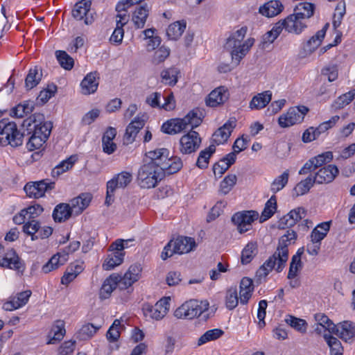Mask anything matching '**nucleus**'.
I'll return each instance as SVG.
<instances>
[{
    "label": "nucleus",
    "instance_id": "5701e85b",
    "mask_svg": "<svg viewBox=\"0 0 355 355\" xmlns=\"http://www.w3.org/2000/svg\"><path fill=\"white\" fill-rule=\"evenodd\" d=\"M116 135V130L112 127H109L104 132L102 137V148L104 153L110 155L116 150V144L113 141Z\"/></svg>",
    "mask_w": 355,
    "mask_h": 355
},
{
    "label": "nucleus",
    "instance_id": "6e6552de",
    "mask_svg": "<svg viewBox=\"0 0 355 355\" xmlns=\"http://www.w3.org/2000/svg\"><path fill=\"white\" fill-rule=\"evenodd\" d=\"M23 125L27 127L29 134L33 132L41 137L45 134L47 139L53 127L51 122L44 121V115L40 113H35L31 115L28 119L24 120Z\"/></svg>",
    "mask_w": 355,
    "mask_h": 355
},
{
    "label": "nucleus",
    "instance_id": "774afa93",
    "mask_svg": "<svg viewBox=\"0 0 355 355\" xmlns=\"http://www.w3.org/2000/svg\"><path fill=\"white\" fill-rule=\"evenodd\" d=\"M302 268V262L299 259L298 255H294L292 257L291 262L290 263L289 271L288 273V278L291 279L295 278L297 275L298 270Z\"/></svg>",
    "mask_w": 355,
    "mask_h": 355
},
{
    "label": "nucleus",
    "instance_id": "1a4fd4ad",
    "mask_svg": "<svg viewBox=\"0 0 355 355\" xmlns=\"http://www.w3.org/2000/svg\"><path fill=\"white\" fill-rule=\"evenodd\" d=\"M309 109L304 105L291 107L286 114L279 117V125L282 128H288L296 123H301Z\"/></svg>",
    "mask_w": 355,
    "mask_h": 355
},
{
    "label": "nucleus",
    "instance_id": "bb28decb",
    "mask_svg": "<svg viewBox=\"0 0 355 355\" xmlns=\"http://www.w3.org/2000/svg\"><path fill=\"white\" fill-rule=\"evenodd\" d=\"M325 36L324 29L318 31L315 35L312 36L304 46V57L312 54L318 47L321 44L322 40Z\"/></svg>",
    "mask_w": 355,
    "mask_h": 355
},
{
    "label": "nucleus",
    "instance_id": "2eb2a0df",
    "mask_svg": "<svg viewBox=\"0 0 355 355\" xmlns=\"http://www.w3.org/2000/svg\"><path fill=\"white\" fill-rule=\"evenodd\" d=\"M236 120L230 119L222 127L219 128L212 135V141L216 145L223 144L229 139L236 127Z\"/></svg>",
    "mask_w": 355,
    "mask_h": 355
},
{
    "label": "nucleus",
    "instance_id": "8fccbe9b",
    "mask_svg": "<svg viewBox=\"0 0 355 355\" xmlns=\"http://www.w3.org/2000/svg\"><path fill=\"white\" fill-rule=\"evenodd\" d=\"M184 130L180 119L171 120L164 123L162 126V130L166 134L174 135Z\"/></svg>",
    "mask_w": 355,
    "mask_h": 355
},
{
    "label": "nucleus",
    "instance_id": "e2e57ef3",
    "mask_svg": "<svg viewBox=\"0 0 355 355\" xmlns=\"http://www.w3.org/2000/svg\"><path fill=\"white\" fill-rule=\"evenodd\" d=\"M170 55L169 48L162 46L157 49L152 58V63L153 64H159L162 63Z\"/></svg>",
    "mask_w": 355,
    "mask_h": 355
},
{
    "label": "nucleus",
    "instance_id": "c03bdc74",
    "mask_svg": "<svg viewBox=\"0 0 355 355\" xmlns=\"http://www.w3.org/2000/svg\"><path fill=\"white\" fill-rule=\"evenodd\" d=\"M185 28V21L174 22L168 26L166 30L167 36L170 40H176L182 35Z\"/></svg>",
    "mask_w": 355,
    "mask_h": 355
},
{
    "label": "nucleus",
    "instance_id": "69168bd1",
    "mask_svg": "<svg viewBox=\"0 0 355 355\" xmlns=\"http://www.w3.org/2000/svg\"><path fill=\"white\" fill-rule=\"evenodd\" d=\"M321 73L327 77L329 82H334L338 76V66L336 64L330 63L322 68Z\"/></svg>",
    "mask_w": 355,
    "mask_h": 355
},
{
    "label": "nucleus",
    "instance_id": "72a5a7b5",
    "mask_svg": "<svg viewBox=\"0 0 355 355\" xmlns=\"http://www.w3.org/2000/svg\"><path fill=\"white\" fill-rule=\"evenodd\" d=\"M314 8V4L303 2L295 6L293 13L306 22L313 15Z\"/></svg>",
    "mask_w": 355,
    "mask_h": 355
},
{
    "label": "nucleus",
    "instance_id": "a878e982",
    "mask_svg": "<svg viewBox=\"0 0 355 355\" xmlns=\"http://www.w3.org/2000/svg\"><path fill=\"white\" fill-rule=\"evenodd\" d=\"M236 155L234 153L227 154L225 157L216 163L213 166V171L216 178H220L222 175L236 161Z\"/></svg>",
    "mask_w": 355,
    "mask_h": 355
},
{
    "label": "nucleus",
    "instance_id": "6ab92c4d",
    "mask_svg": "<svg viewBox=\"0 0 355 355\" xmlns=\"http://www.w3.org/2000/svg\"><path fill=\"white\" fill-rule=\"evenodd\" d=\"M145 116H137L135 119L129 123L126 128L125 133L124 135V140L128 144H131L135 141V139L139 131L143 128L145 125L146 119Z\"/></svg>",
    "mask_w": 355,
    "mask_h": 355
},
{
    "label": "nucleus",
    "instance_id": "a211bd4d",
    "mask_svg": "<svg viewBox=\"0 0 355 355\" xmlns=\"http://www.w3.org/2000/svg\"><path fill=\"white\" fill-rule=\"evenodd\" d=\"M338 174V169L335 165H328L319 169L314 178L317 184H328L331 182Z\"/></svg>",
    "mask_w": 355,
    "mask_h": 355
},
{
    "label": "nucleus",
    "instance_id": "e433bc0d",
    "mask_svg": "<svg viewBox=\"0 0 355 355\" xmlns=\"http://www.w3.org/2000/svg\"><path fill=\"white\" fill-rule=\"evenodd\" d=\"M183 166L181 159L178 157L168 158L164 162L162 166V171L165 174H173L179 171Z\"/></svg>",
    "mask_w": 355,
    "mask_h": 355
},
{
    "label": "nucleus",
    "instance_id": "6e6d98bb",
    "mask_svg": "<svg viewBox=\"0 0 355 355\" xmlns=\"http://www.w3.org/2000/svg\"><path fill=\"white\" fill-rule=\"evenodd\" d=\"M288 177L289 173L288 170L285 171L282 175L277 177L271 183V191L274 193H276L277 192L282 190L288 183Z\"/></svg>",
    "mask_w": 355,
    "mask_h": 355
},
{
    "label": "nucleus",
    "instance_id": "f704fd0d",
    "mask_svg": "<svg viewBox=\"0 0 355 355\" xmlns=\"http://www.w3.org/2000/svg\"><path fill=\"white\" fill-rule=\"evenodd\" d=\"M202 113L197 110L190 111L183 119H180L182 125L184 126V130L188 126H191L193 129L198 127L202 123Z\"/></svg>",
    "mask_w": 355,
    "mask_h": 355
},
{
    "label": "nucleus",
    "instance_id": "bf43d9fd",
    "mask_svg": "<svg viewBox=\"0 0 355 355\" xmlns=\"http://www.w3.org/2000/svg\"><path fill=\"white\" fill-rule=\"evenodd\" d=\"M31 136L30 137L28 141L27 142V148L30 151H33L36 149H39L41 148L43 144L46 142L47 140L46 139V135L44 134V136H40L37 135L33 132H31Z\"/></svg>",
    "mask_w": 355,
    "mask_h": 355
},
{
    "label": "nucleus",
    "instance_id": "a18cd8bd",
    "mask_svg": "<svg viewBox=\"0 0 355 355\" xmlns=\"http://www.w3.org/2000/svg\"><path fill=\"white\" fill-rule=\"evenodd\" d=\"M316 183L314 177L308 176L305 180L300 181L293 189V195L296 196L304 195L309 192L310 189Z\"/></svg>",
    "mask_w": 355,
    "mask_h": 355
},
{
    "label": "nucleus",
    "instance_id": "9b49d317",
    "mask_svg": "<svg viewBox=\"0 0 355 355\" xmlns=\"http://www.w3.org/2000/svg\"><path fill=\"white\" fill-rule=\"evenodd\" d=\"M54 187L53 182L42 180L27 183L24 186V190L29 198H39L43 197L46 192L52 190Z\"/></svg>",
    "mask_w": 355,
    "mask_h": 355
},
{
    "label": "nucleus",
    "instance_id": "f257e3e1",
    "mask_svg": "<svg viewBox=\"0 0 355 355\" xmlns=\"http://www.w3.org/2000/svg\"><path fill=\"white\" fill-rule=\"evenodd\" d=\"M297 234L293 230H288L281 236L276 251L270 257L256 272L259 280L265 278L272 269L280 272L284 268L288 259V246L294 243Z\"/></svg>",
    "mask_w": 355,
    "mask_h": 355
},
{
    "label": "nucleus",
    "instance_id": "49530a36",
    "mask_svg": "<svg viewBox=\"0 0 355 355\" xmlns=\"http://www.w3.org/2000/svg\"><path fill=\"white\" fill-rule=\"evenodd\" d=\"M258 252L257 243L254 241L249 242L242 251L241 263H249Z\"/></svg>",
    "mask_w": 355,
    "mask_h": 355
},
{
    "label": "nucleus",
    "instance_id": "ddd939ff",
    "mask_svg": "<svg viewBox=\"0 0 355 355\" xmlns=\"http://www.w3.org/2000/svg\"><path fill=\"white\" fill-rule=\"evenodd\" d=\"M201 144V138L196 131L191 130L180 140V151L182 154H191L196 151Z\"/></svg>",
    "mask_w": 355,
    "mask_h": 355
},
{
    "label": "nucleus",
    "instance_id": "5fc2aeb1",
    "mask_svg": "<svg viewBox=\"0 0 355 355\" xmlns=\"http://www.w3.org/2000/svg\"><path fill=\"white\" fill-rule=\"evenodd\" d=\"M314 318L315 322L323 327L325 330H327L329 333H336V325L324 313H316Z\"/></svg>",
    "mask_w": 355,
    "mask_h": 355
},
{
    "label": "nucleus",
    "instance_id": "4d7b16f0",
    "mask_svg": "<svg viewBox=\"0 0 355 355\" xmlns=\"http://www.w3.org/2000/svg\"><path fill=\"white\" fill-rule=\"evenodd\" d=\"M223 334V331L219 329H214L207 331L198 340V345L201 346L207 342L218 339Z\"/></svg>",
    "mask_w": 355,
    "mask_h": 355
},
{
    "label": "nucleus",
    "instance_id": "58836bf2",
    "mask_svg": "<svg viewBox=\"0 0 355 355\" xmlns=\"http://www.w3.org/2000/svg\"><path fill=\"white\" fill-rule=\"evenodd\" d=\"M148 16V9L146 6H140L133 13L132 21L137 28H143Z\"/></svg>",
    "mask_w": 355,
    "mask_h": 355
},
{
    "label": "nucleus",
    "instance_id": "7ed1b4c3",
    "mask_svg": "<svg viewBox=\"0 0 355 355\" xmlns=\"http://www.w3.org/2000/svg\"><path fill=\"white\" fill-rule=\"evenodd\" d=\"M246 33L247 28H241L230 36L225 44V49L230 53L232 62L235 66L240 63L254 43V38L243 40Z\"/></svg>",
    "mask_w": 355,
    "mask_h": 355
},
{
    "label": "nucleus",
    "instance_id": "13d9d810",
    "mask_svg": "<svg viewBox=\"0 0 355 355\" xmlns=\"http://www.w3.org/2000/svg\"><path fill=\"white\" fill-rule=\"evenodd\" d=\"M56 58L60 66L66 70H71L74 64L73 59L64 51H55Z\"/></svg>",
    "mask_w": 355,
    "mask_h": 355
},
{
    "label": "nucleus",
    "instance_id": "0eeeda50",
    "mask_svg": "<svg viewBox=\"0 0 355 355\" xmlns=\"http://www.w3.org/2000/svg\"><path fill=\"white\" fill-rule=\"evenodd\" d=\"M208 308L209 302L206 300H191L178 307L175 311L174 315L178 318L193 319L199 316Z\"/></svg>",
    "mask_w": 355,
    "mask_h": 355
},
{
    "label": "nucleus",
    "instance_id": "f8f14e48",
    "mask_svg": "<svg viewBox=\"0 0 355 355\" xmlns=\"http://www.w3.org/2000/svg\"><path fill=\"white\" fill-rule=\"evenodd\" d=\"M170 301V297H164L159 300L154 306L147 305L144 308L145 316L155 320L162 319L169 310Z\"/></svg>",
    "mask_w": 355,
    "mask_h": 355
},
{
    "label": "nucleus",
    "instance_id": "dca6fc26",
    "mask_svg": "<svg viewBox=\"0 0 355 355\" xmlns=\"http://www.w3.org/2000/svg\"><path fill=\"white\" fill-rule=\"evenodd\" d=\"M91 7V1L82 0L76 3L72 11L73 17L77 20H85L86 24H91L93 21L92 16L89 15Z\"/></svg>",
    "mask_w": 355,
    "mask_h": 355
},
{
    "label": "nucleus",
    "instance_id": "c756f323",
    "mask_svg": "<svg viewBox=\"0 0 355 355\" xmlns=\"http://www.w3.org/2000/svg\"><path fill=\"white\" fill-rule=\"evenodd\" d=\"M254 291L253 282L248 277H243L240 283V300L241 303L245 304L252 296Z\"/></svg>",
    "mask_w": 355,
    "mask_h": 355
},
{
    "label": "nucleus",
    "instance_id": "7c9ffc66",
    "mask_svg": "<svg viewBox=\"0 0 355 355\" xmlns=\"http://www.w3.org/2000/svg\"><path fill=\"white\" fill-rule=\"evenodd\" d=\"M132 180V175L128 172L119 173L107 183V187L110 191L118 188L125 187Z\"/></svg>",
    "mask_w": 355,
    "mask_h": 355
},
{
    "label": "nucleus",
    "instance_id": "473e14b6",
    "mask_svg": "<svg viewBox=\"0 0 355 355\" xmlns=\"http://www.w3.org/2000/svg\"><path fill=\"white\" fill-rule=\"evenodd\" d=\"M42 77V70L37 66L29 69L25 79V87L29 90L36 87Z\"/></svg>",
    "mask_w": 355,
    "mask_h": 355
},
{
    "label": "nucleus",
    "instance_id": "4be33fe9",
    "mask_svg": "<svg viewBox=\"0 0 355 355\" xmlns=\"http://www.w3.org/2000/svg\"><path fill=\"white\" fill-rule=\"evenodd\" d=\"M286 31L291 33L300 34L307 26L306 22L293 13L284 19Z\"/></svg>",
    "mask_w": 355,
    "mask_h": 355
},
{
    "label": "nucleus",
    "instance_id": "603ef678",
    "mask_svg": "<svg viewBox=\"0 0 355 355\" xmlns=\"http://www.w3.org/2000/svg\"><path fill=\"white\" fill-rule=\"evenodd\" d=\"M277 209V200L275 196L271 198L266 203L265 207L260 216V222L263 223L269 219L275 212Z\"/></svg>",
    "mask_w": 355,
    "mask_h": 355
},
{
    "label": "nucleus",
    "instance_id": "393cba45",
    "mask_svg": "<svg viewBox=\"0 0 355 355\" xmlns=\"http://www.w3.org/2000/svg\"><path fill=\"white\" fill-rule=\"evenodd\" d=\"M334 334L345 342H351L355 337V325L351 322L344 321L336 326Z\"/></svg>",
    "mask_w": 355,
    "mask_h": 355
},
{
    "label": "nucleus",
    "instance_id": "2f4dec72",
    "mask_svg": "<svg viewBox=\"0 0 355 355\" xmlns=\"http://www.w3.org/2000/svg\"><path fill=\"white\" fill-rule=\"evenodd\" d=\"M67 258L66 257V254H62L61 252H58L54 254L49 261L44 264L42 268V271L46 274L52 270H54L58 268L60 266L64 264L67 261Z\"/></svg>",
    "mask_w": 355,
    "mask_h": 355
},
{
    "label": "nucleus",
    "instance_id": "ea45409f",
    "mask_svg": "<svg viewBox=\"0 0 355 355\" xmlns=\"http://www.w3.org/2000/svg\"><path fill=\"white\" fill-rule=\"evenodd\" d=\"M124 254L121 252H113L108 254L103 263V268L105 270H110L114 267L119 266L123 260Z\"/></svg>",
    "mask_w": 355,
    "mask_h": 355
},
{
    "label": "nucleus",
    "instance_id": "20e7f679",
    "mask_svg": "<svg viewBox=\"0 0 355 355\" xmlns=\"http://www.w3.org/2000/svg\"><path fill=\"white\" fill-rule=\"evenodd\" d=\"M0 144L6 146L10 145L12 147H17L23 144L24 134L21 133L15 122L9 121L7 119L0 121Z\"/></svg>",
    "mask_w": 355,
    "mask_h": 355
},
{
    "label": "nucleus",
    "instance_id": "cd10ccee",
    "mask_svg": "<svg viewBox=\"0 0 355 355\" xmlns=\"http://www.w3.org/2000/svg\"><path fill=\"white\" fill-rule=\"evenodd\" d=\"M283 8V5L279 1L271 0L260 6L259 12L265 17H272L279 14Z\"/></svg>",
    "mask_w": 355,
    "mask_h": 355
},
{
    "label": "nucleus",
    "instance_id": "412c9836",
    "mask_svg": "<svg viewBox=\"0 0 355 355\" xmlns=\"http://www.w3.org/2000/svg\"><path fill=\"white\" fill-rule=\"evenodd\" d=\"M92 196L89 193H84L78 197L73 198L69 205L70 209L73 214H81L89 205Z\"/></svg>",
    "mask_w": 355,
    "mask_h": 355
},
{
    "label": "nucleus",
    "instance_id": "09e8293b",
    "mask_svg": "<svg viewBox=\"0 0 355 355\" xmlns=\"http://www.w3.org/2000/svg\"><path fill=\"white\" fill-rule=\"evenodd\" d=\"M76 161V158L75 156H71L68 159L62 161L58 165H57L54 168H53L51 175L53 177H58L63 173L67 171L70 168H71Z\"/></svg>",
    "mask_w": 355,
    "mask_h": 355
},
{
    "label": "nucleus",
    "instance_id": "c85d7f7f",
    "mask_svg": "<svg viewBox=\"0 0 355 355\" xmlns=\"http://www.w3.org/2000/svg\"><path fill=\"white\" fill-rule=\"evenodd\" d=\"M272 99V93L270 91H265L259 93L252 98L249 103V107L251 110H261L266 107Z\"/></svg>",
    "mask_w": 355,
    "mask_h": 355
},
{
    "label": "nucleus",
    "instance_id": "de8ad7c7",
    "mask_svg": "<svg viewBox=\"0 0 355 355\" xmlns=\"http://www.w3.org/2000/svg\"><path fill=\"white\" fill-rule=\"evenodd\" d=\"M34 108L33 102H24L17 105L10 110V114L12 116L22 118L25 115L33 112Z\"/></svg>",
    "mask_w": 355,
    "mask_h": 355
},
{
    "label": "nucleus",
    "instance_id": "338daca9",
    "mask_svg": "<svg viewBox=\"0 0 355 355\" xmlns=\"http://www.w3.org/2000/svg\"><path fill=\"white\" fill-rule=\"evenodd\" d=\"M101 326H94L93 324L88 323L84 324L79 331V335L81 339L86 340L92 337Z\"/></svg>",
    "mask_w": 355,
    "mask_h": 355
},
{
    "label": "nucleus",
    "instance_id": "9d476101",
    "mask_svg": "<svg viewBox=\"0 0 355 355\" xmlns=\"http://www.w3.org/2000/svg\"><path fill=\"white\" fill-rule=\"evenodd\" d=\"M259 214L255 211H243L234 214L232 221L236 226L239 233H245L252 228V223L258 218Z\"/></svg>",
    "mask_w": 355,
    "mask_h": 355
},
{
    "label": "nucleus",
    "instance_id": "c9c22d12",
    "mask_svg": "<svg viewBox=\"0 0 355 355\" xmlns=\"http://www.w3.org/2000/svg\"><path fill=\"white\" fill-rule=\"evenodd\" d=\"M180 70L175 67L165 69L161 72L162 82L169 86H174L178 81Z\"/></svg>",
    "mask_w": 355,
    "mask_h": 355
},
{
    "label": "nucleus",
    "instance_id": "864d4df0",
    "mask_svg": "<svg viewBox=\"0 0 355 355\" xmlns=\"http://www.w3.org/2000/svg\"><path fill=\"white\" fill-rule=\"evenodd\" d=\"M323 337L330 348L331 355H343V349L339 340L327 334Z\"/></svg>",
    "mask_w": 355,
    "mask_h": 355
},
{
    "label": "nucleus",
    "instance_id": "4468645a",
    "mask_svg": "<svg viewBox=\"0 0 355 355\" xmlns=\"http://www.w3.org/2000/svg\"><path fill=\"white\" fill-rule=\"evenodd\" d=\"M0 266L23 272L25 266L13 248L7 250L4 256L0 258Z\"/></svg>",
    "mask_w": 355,
    "mask_h": 355
},
{
    "label": "nucleus",
    "instance_id": "0e129e2a",
    "mask_svg": "<svg viewBox=\"0 0 355 355\" xmlns=\"http://www.w3.org/2000/svg\"><path fill=\"white\" fill-rule=\"evenodd\" d=\"M286 322L301 333H305L306 331L307 323L304 320L289 315L286 319Z\"/></svg>",
    "mask_w": 355,
    "mask_h": 355
},
{
    "label": "nucleus",
    "instance_id": "680f3d73",
    "mask_svg": "<svg viewBox=\"0 0 355 355\" xmlns=\"http://www.w3.org/2000/svg\"><path fill=\"white\" fill-rule=\"evenodd\" d=\"M237 178L236 175H227L220 182L219 192L224 195L227 194L236 184Z\"/></svg>",
    "mask_w": 355,
    "mask_h": 355
},
{
    "label": "nucleus",
    "instance_id": "3c124183",
    "mask_svg": "<svg viewBox=\"0 0 355 355\" xmlns=\"http://www.w3.org/2000/svg\"><path fill=\"white\" fill-rule=\"evenodd\" d=\"M283 28L286 30V23L284 19L280 20L275 24L272 28L266 33L263 38L265 42L272 43L280 35Z\"/></svg>",
    "mask_w": 355,
    "mask_h": 355
},
{
    "label": "nucleus",
    "instance_id": "39448f33",
    "mask_svg": "<svg viewBox=\"0 0 355 355\" xmlns=\"http://www.w3.org/2000/svg\"><path fill=\"white\" fill-rule=\"evenodd\" d=\"M196 247V242L193 239L187 236H178L177 239L171 240L164 247L161 257L166 260L173 254H184L193 250Z\"/></svg>",
    "mask_w": 355,
    "mask_h": 355
},
{
    "label": "nucleus",
    "instance_id": "052dcab7",
    "mask_svg": "<svg viewBox=\"0 0 355 355\" xmlns=\"http://www.w3.org/2000/svg\"><path fill=\"white\" fill-rule=\"evenodd\" d=\"M239 303V297L236 287H231L227 291L225 295V305L229 310H233Z\"/></svg>",
    "mask_w": 355,
    "mask_h": 355
},
{
    "label": "nucleus",
    "instance_id": "a19ab883",
    "mask_svg": "<svg viewBox=\"0 0 355 355\" xmlns=\"http://www.w3.org/2000/svg\"><path fill=\"white\" fill-rule=\"evenodd\" d=\"M330 229V222H324L315 227L311 234V242L320 243Z\"/></svg>",
    "mask_w": 355,
    "mask_h": 355
},
{
    "label": "nucleus",
    "instance_id": "423d86ee",
    "mask_svg": "<svg viewBox=\"0 0 355 355\" xmlns=\"http://www.w3.org/2000/svg\"><path fill=\"white\" fill-rule=\"evenodd\" d=\"M163 178L162 168H155L154 165L146 162L141 166L137 176L140 186L148 189L155 187Z\"/></svg>",
    "mask_w": 355,
    "mask_h": 355
},
{
    "label": "nucleus",
    "instance_id": "b1692460",
    "mask_svg": "<svg viewBox=\"0 0 355 355\" xmlns=\"http://www.w3.org/2000/svg\"><path fill=\"white\" fill-rule=\"evenodd\" d=\"M98 76L96 72L88 73L80 83L82 93L85 95L94 94L98 86Z\"/></svg>",
    "mask_w": 355,
    "mask_h": 355
},
{
    "label": "nucleus",
    "instance_id": "79ce46f5",
    "mask_svg": "<svg viewBox=\"0 0 355 355\" xmlns=\"http://www.w3.org/2000/svg\"><path fill=\"white\" fill-rule=\"evenodd\" d=\"M215 151L214 144H211L208 148L201 150L197 159L196 166L200 168H206L208 166L210 157Z\"/></svg>",
    "mask_w": 355,
    "mask_h": 355
},
{
    "label": "nucleus",
    "instance_id": "37998d69",
    "mask_svg": "<svg viewBox=\"0 0 355 355\" xmlns=\"http://www.w3.org/2000/svg\"><path fill=\"white\" fill-rule=\"evenodd\" d=\"M51 331L53 333V336L47 341V344L49 345L55 344L63 338L66 332L64 322L61 320H56L52 327Z\"/></svg>",
    "mask_w": 355,
    "mask_h": 355
},
{
    "label": "nucleus",
    "instance_id": "aec40b11",
    "mask_svg": "<svg viewBox=\"0 0 355 355\" xmlns=\"http://www.w3.org/2000/svg\"><path fill=\"white\" fill-rule=\"evenodd\" d=\"M168 150L166 148H159L146 153L144 162L154 165L155 168H162L164 162L168 159Z\"/></svg>",
    "mask_w": 355,
    "mask_h": 355
},
{
    "label": "nucleus",
    "instance_id": "4c0bfd02",
    "mask_svg": "<svg viewBox=\"0 0 355 355\" xmlns=\"http://www.w3.org/2000/svg\"><path fill=\"white\" fill-rule=\"evenodd\" d=\"M72 214L69 205L62 203L55 207L53 218L55 222L61 223L67 220Z\"/></svg>",
    "mask_w": 355,
    "mask_h": 355
},
{
    "label": "nucleus",
    "instance_id": "f3484780",
    "mask_svg": "<svg viewBox=\"0 0 355 355\" xmlns=\"http://www.w3.org/2000/svg\"><path fill=\"white\" fill-rule=\"evenodd\" d=\"M229 94L225 87H218L211 91L205 99L206 105L214 107L223 104L228 99Z\"/></svg>",
    "mask_w": 355,
    "mask_h": 355
},
{
    "label": "nucleus",
    "instance_id": "f03ea898",
    "mask_svg": "<svg viewBox=\"0 0 355 355\" xmlns=\"http://www.w3.org/2000/svg\"><path fill=\"white\" fill-rule=\"evenodd\" d=\"M141 272L140 265L134 264L130 266L123 277L117 273L110 275L103 282L100 290L101 299L110 297L113 291L118 286L121 290H125L138 281Z\"/></svg>",
    "mask_w": 355,
    "mask_h": 355
}]
</instances>
